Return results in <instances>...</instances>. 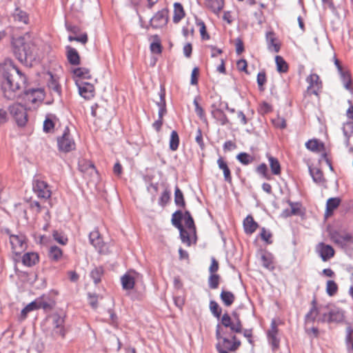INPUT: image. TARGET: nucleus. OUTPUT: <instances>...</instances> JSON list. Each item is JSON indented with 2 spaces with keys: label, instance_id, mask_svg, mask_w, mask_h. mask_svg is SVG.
I'll list each match as a JSON object with an SVG mask.
<instances>
[{
  "label": "nucleus",
  "instance_id": "21",
  "mask_svg": "<svg viewBox=\"0 0 353 353\" xmlns=\"http://www.w3.org/2000/svg\"><path fill=\"white\" fill-rule=\"evenodd\" d=\"M184 221L185 226L190 230L194 237V243L196 242V229L194 221L190 211L185 210L184 212Z\"/></svg>",
  "mask_w": 353,
  "mask_h": 353
},
{
  "label": "nucleus",
  "instance_id": "54",
  "mask_svg": "<svg viewBox=\"0 0 353 353\" xmlns=\"http://www.w3.org/2000/svg\"><path fill=\"white\" fill-rule=\"evenodd\" d=\"M339 288L336 283L333 280H329L326 283V293L330 296H334L338 292Z\"/></svg>",
  "mask_w": 353,
  "mask_h": 353
},
{
  "label": "nucleus",
  "instance_id": "20",
  "mask_svg": "<svg viewBox=\"0 0 353 353\" xmlns=\"http://www.w3.org/2000/svg\"><path fill=\"white\" fill-rule=\"evenodd\" d=\"M211 115L216 122L221 125H227L230 123L226 114L220 108L211 110Z\"/></svg>",
  "mask_w": 353,
  "mask_h": 353
},
{
  "label": "nucleus",
  "instance_id": "31",
  "mask_svg": "<svg viewBox=\"0 0 353 353\" xmlns=\"http://www.w3.org/2000/svg\"><path fill=\"white\" fill-rule=\"evenodd\" d=\"M220 299L226 307H229L234 302L235 296L230 291L222 290L220 294Z\"/></svg>",
  "mask_w": 353,
  "mask_h": 353
},
{
  "label": "nucleus",
  "instance_id": "46",
  "mask_svg": "<svg viewBox=\"0 0 353 353\" xmlns=\"http://www.w3.org/2000/svg\"><path fill=\"white\" fill-rule=\"evenodd\" d=\"M76 77L80 79H90L91 78L90 70L86 68H77L72 71Z\"/></svg>",
  "mask_w": 353,
  "mask_h": 353
},
{
  "label": "nucleus",
  "instance_id": "62",
  "mask_svg": "<svg viewBox=\"0 0 353 353\" xmlns=\"http://www.w3.org/2000/svg\"><path fill=\"white\" fill-rule=\"evenodd\" d=\"M256 172L261 174L265 179L268 180L271 179L270 175L268 174V166L265 163H263L256 168Z\"/></svg>",
  "mask_w": 353,
  "mask_h": 353
},
{
  "label": "nucleus",
  "instance_id": "51",
  "mask_svg": "<svg viewBox=\"0 0 353 353\" xmlns=\"http://www.w3.org/2000/svg\"><path fill=\"white\" fill-rule=\"evenodd\" d=\"M343 82V84L345 89L350 90L352 84V79L350 74L348 71H345L343 70L341 72H339Z\"/></svg>",
  "mask_w": 353,
  "mask_h": 353
},
{
  "label": "nucleus",
  "instance_id": "6",
  "mask_svg": "<svg viewBox=\"0 0 353 353\" xmlns=\"http://www.w3.org/2000/svg\"><path fill=\"white\" fill-rule=\"evenodd\" d=\"M40 308H42L44 310H51L52 309V306L48 302L45 301L43 298L41 296L28 303L21 310V316L23 319H26L29 312Z\"/></svg>",
  "mask_w": 353,
  "mask_h": 353
},
{
  "label": "nucleus",
  "instance_id": "16",
  "mask_svg": "<svg viewBox=\"0 0 353 353\" xmlns=\"http://www.w3.org/2000/svg\"><path fill=\"white\" fill-rule=\"evenodd\" d=\"M307 82L309 83L307 91L314 95L318 94V92L321 87V81L319 76L316 74H312L307 78Z\"/></svg>",
  "mask_w": 353,
  "mask_h": 353
},
{
  "label": "nucleus",
  "instance_id": "13",
  "mask_svg": "<svg viewBox=\"0 0 353 353\" xmlns=\"http://www.w3.org/2000/svg\"><path fill=\"white\" fill-rule=\"evenodd\" d=\"M221 324H216L215 330V336L216 340L219 341L220 344L223 347V349L227 350V347L231 345L232 341L229 339L228 336V329L221 326Z\"/></svg>",
  "mask_w": 353,
  "mask_h": 353
},
{
  "label": "nucleus",
  "instance_id": "56",
  "mask_svg": "<svg viewBox=\"0 0 353 353\" xmlns=\"http://www.w3.org/2000/svg\"><path fill=\"white\" fill-rule=\"evenodd\" d=\"M267 81L266 74L265 71L259 72L257 74L256 82L258 84L259 90L260 91H264V85Z\"/></svg>",
  "mask_w": 353,
  "mask_h": 353
},
{
  "label": "nucleus",
  "instance_id": "37",
  "mask_svg": "<svg viewBox=\"0 0 353 353\" xmlns=\"http://www.w3.org/2000/svg\"><path fill=\"white\" fill-rule=\"evenodd\" d=\"M234 334H235V332H231V331L229 332L228 331V336H229V339L232 341L231 345L227 347V350L230 352H236L241 345V341Z\"/></svg>",
  "mask_w": 353,
  "mask_h": 353
},
{
  "label": "nucleus",
  "instance_id": "11",
  "mask_svg": "<svg viewBox=\"0 0 353 353\" xmlns=\"http://www.w3.org/2000/svg\"><path fill=\"white\" fill-rule=\"evenodd\" d=\"M316 299L314 296L313 300L311 302L312 307L310 311L305 316V323H314L319 314L321 312L322 310L329 309L328 305L317 307L316 305Z\"/></svg>",
  "mask_w": 353,
  "mask_h": 353
},
{
  "label": "nucleus",
  "instance_id": "59",
  "mask_svg": "<svg viewBox=\"0 0 353 353\" xmlns=\"http://www.w3.org/2000/svg\"><path fill=\"white\" fill-rule=\"evenodd\" d=\"M220 276L217 274H210L208 279V285L211 289H216L219 287Z\"/></svg>",
  "mask_w": 353,
  "mask_h": 353
},
{
  "label": "nucleus",
  "instance_id": "34",
  "mask_svg": "<svg viewBox=\"0 0 353 353\" xmlns=\"http://www.w3.org/2000/svg\"><path fill=\"white\" fill-rule=\"evenodd\" d=\"M271 172L274 175H279L281 172V164L279 160L270 154H267Z\"/></svg>",
  "mask_w": 353,
  "mask_h": 353
},
{
  "label": "nucleus",
  "instance_id": "43",
  "mask_svg": "<svg viewBox=\"0 0 353 353\" xmlns=\"http://www.w3.org/2000/svg\"><path fill=\"white\" fill-rule=\"evenodd\" d=\"M236 159L243 165H248L250 163H252L254 158L251 156L250 154L242 152L238 154L236 157Z\"/></svg>",
  "mask_w": 353,
  "mask_h": 353
},
{
  "label": "nucleus",
  "instance_id": "29",
  "mask_svg": "<svg viewBox=\"0 0 353 353\" xmlns=\"http://www.w3.org/2000/svg\"><path fill=\"white\" fill-rule=\"evenodd\" d=\"M121 285L123 290H132L135 285V279L130 273H125L121 278Z\"/></svg>",
  "mask_w": 353,
  "mask_h": 353
},
{
  "label": "nucleus",
  "instance_id": "15",
  "mask_svg": "<svg viewBox=\"0 0 353 353\" xmlns=\"http://www.w3.org/2000/svg\"><path fill=\"white\" fill-rule=\"evenodd\" d=\"M331 239L341 246L353 243V236L350 233L341 234L339 232H334L331 234Z\"/></svg>",
  "mask_w": 353,
  "mask_h": 353
},
{
  "label": "nucleus",
  "instance_id": "4",
  "mask_svg": "<svg viewBox=\"0 0 353 353\" xmlns=\"http://www.w3.org/2000/svg\"><path fill=\"white\" fill-rule=\"evenodd\" d=\"M10 114L19 127H25L28 122V113L26 108L21 103H14L8 107Z\"/></svg>",
  "mask_w": 353,
  "mask_h": 353
},
{
  "label": "nucleus",
  "instance_id": "33",
  "mask_svg": "<svg viewBox=\"0 0 353 353\" xmlns=\"http://www.w3.org/2000/svg\"><path fill=\"white\" fill-rule=\"evenodd\" d=\"M183 219H184V212L181 210H177L172 215L171 223L176 228L180 229L183 226L182 224Z\"/></svg>",
  "mask_w": 353,
  "mask_h": 353
},
{
  "label": "nucleus",
  "instance_id": "44",
  "mask_svg": "<svg viewBox=\"0 0 353 353\" xmlns=\"http://www.w3.org/2000/svg\"><path fill=\"white\" fill-rule=\"evenodd\" d=\"M209 307L210 310L213 314V316L216 317L218 320L221 321L222 308L219 306V305L215 301L211 300L210 301Z\"/></svg>",
  "mask_w": 353,
  "mask_h": 353
},
{
  "label": "nucleus",
  "instance_id": "36",
  "mask_svg": "<svg viewBox=\"0 0 353 353\" xmlns=\"http://www.w3.org/2000/svg\"><path fill=\"white\" fill-rule=\"evenodd\" d=\"M305 147L312 152H319L324 149V144L317 139H310L305 143Z\"/></svg>",
  "mask_w": 353,
  "mask_h": 353
},
{
  "label": "nucleus",
  "instance_id": "48",
  "mask_svg": "<svg viewBox=\"0 0 353 353\" xmlns=\"http://www.w3.org/2000/svg\"><path fill=\"white\" fill-rule=\"evenodd\" d=\"M195 23L196 26H198L200 28V34L202 39L203 40H208L210 39V37L209 34L207 32L206 26L205 23L200 19H199L196 16H195Z\"/></svg>",
  "mask_w": 353,
  "mask_h": 353
},
{
  "label": "nucleus",
  "instance_id": "38",
  "mask_svg": "<svg viewBox=\"0 0 353 353\" xmlns=\"http://www.w3.org/2000/svg\"><path fill=\"white\" fill-rule=\"evenodd\" d=\"M179 136L176 130H172L169 141V148L172 151L177 150L179 145Z\"/></svg>",
  "mask_w": 353,
  "mask_h": 353
},
{
  "label": "nucleus",
  "instance_id": "22",
  "mask_svg": "<svg viewBox=\"0 0 353 353\" xmlns=\"http://www.w3.org/2000/svg\"><path fill=\"white\" fill-rule=\"evenodd\" d=\"M39 256L36 252H27L22 256V263L27 267H32L39 263Z\"/></svg>",
  "mask_w": 353,
  "mask_h": 353
},
{
  "label": "nucleus",
  "instance_id": "63",
  "mask_svg": "<svg viewBox=\"0 0 353 353\" xmlns=\"http://www.w3.org/2000/svg\"><path fill=\"white\" fill-rule=\"evenodd\" d=\"M54 128V121L51 119L46 117L43 121V131L46 133H49L52 131Z\"/></svg>",
  "mask_w": 353,
  "mask_h": 353
},
{
  "label": "nucleus",
  "instance_id": "23",
  "mask_svg": "<svg viewBox=\"0 0 353 353\" xmlns=\"http://www.w3.org/2000/svg\"><path fill=\"white\" fill-rule=\"evenodd\" d=\"M261 261L265 268L271 271L274 270V256L272 253L268 251L263 252L261 256Z\"/></svg>",
  "mask_w": 353,
  "mask_h": 353
},
{
  "label": "nucleus",
  "instance_id": "50",
  "mask_svg": "<svg viewBox=\"0 0 353 353\" xmlns=\"http://www.w3.org/2000/svg\"><path fill=\"white\" fill-rule=\"evenodd\" d=\"M278 335H267L268 341L272 352H276L280 347V339Z\"/></svg>",
  "mask_w": 353,
  "mask_h": 353
},
{
  "label": "nucleus",
  "instance_id": "57",
  "mask_svg": "<svg viewBox=\"0 0 353 353\" xmlns=\"http://www.w3.org/2000/svg\"><path fill=\"white\" fill-rule=\"evenodd\" d=\"M287 203L290 206L291 209V213H292L293 215H301L302 212L301 210V203L299 202H293L290 200H288Z\"/></svg>",
  "mask_w": 353,
  "mask_h": 353
},
{
  "label": "nucleus",
  "instance_id": "39",
  "mask_svg": "<svg viewBox=\"0 0 353 353\" xmlns=\"http://www.w3.org/2000/svg\"><path fill=\"white\" fill-rule=\"evenodd\" d=\"M79 170L81 172H86L90 170H91L92 172H95L96 173L98 172L94 165L91 161L85 159L79 162Z\"/></svg>",
  "mask_w": 353,
  "mask_h": 353
},
{
  "label": "nucleus",
  "instance_id": "17",
  "mask_svg": "<svg viewBox=\"0 0 353 353\" xmlns=\"http://www.w3.org/2000/svg\"><path fill=\"white\" fill-rule=\"evenodd\" d=\"M89 241L99 252L101 253L103 252L105 244L98 230H95L90 233Z\"/></svg>",
  "mask_w": 353,
  "mask_h": 353
},
{
  "label": "nucleus",
  "instance_id": "42",
  "mask_svg": "<svg viewBox=\"0 0 353 353\" xmlns=\"http://www.w3.org/2000/svg\"><path fill=\"white\" fill-rule=\"evenodd\" d=\"M341 199L338 197L330 198L326 203V213H332L340 205Z\"/></svg>",
  "mask_w": 353,
  "mask_h": 353
},
{
  "label": "nucleus",
  "instance_id": "64",
  "mask_svg": "<svg viewBox=\"0 0 353 353\" xmlns=\"http://www.w3.org/2000/svg\"><path fill=\"white\" fill-rule=\"evenodd\" d=\"M54 239L61 245H65L68 243V238L58 231L54 230L52 233Z\"/></svg>",
  "mask_w": 353,
  "mask_h": 353
},
{
  "label": "nucleus",
  "instance_id": "45",
  "mask_svg": "<svg viewBox=\"0 0 353 353\" xmlns=\"http://www.w3.org/2000/svg\"><path fill=\"white\" fill-rule=\"evenodd\" d=\"M154 41L150 44V48L152 52L155 54H161L162 52V46L158 34L152 37Z\"/></svg>",
  "mask_w": 353,
  "mask_h": 353
},
{
  "label": "nucleus",
  "instance_id": "24",
  "mask_svg": "<svg viewBox=\"0 0 353 353\" xmlns=\"http://www.w3.org/2000/svg\"><path fill=\"white\" fill-rule=\"evenodd\" d=\"M258 227V223L254 220L252 215H248L243 221L244 230L248 234L254 233Z\"/></svg>",
  "mask_w": 353,
  "mask_h": 353
},
{
  "label": "nucleus",
  "instance_id": "25",
  "mask_svg": "<svg viewBox=\"0 0 353 353\" xmlns=\"http://www.w3.org/2000/svg\"><path fill=\"white\" fill-rule=\"evenodd\" d=\"M217 165L220 170L223 171L224 180L228 183H232L231 171L226 161L222 157H219L217 160Z\"/></svg>",
  "mask_w": 353,
  "mask_h": 353
},
{
  "label": "nucleus",
  "instance_id": "10",
  "mask_svg": "<svg viewBox=\"0 0 353 353\" xmlns=\"http://www.w3.org/2000/svg\"><path fill=\"white\" fill-rule=\"evenodd\" d=\"M33 190L38 197L48 199L51 196V192L48 188V185L43 181L37 180L33 183Z\"/></svg>",
  "mask_w": 353,
  "mask_h": 353
},
{
  "label": "nucleus",
  "instance_id": "55",
  "mask_svg": "<svg viewBox=\"0 0 353 353\" xmlns=\"http://www.w3.org/2000/svg\"><path fill=\"white\" fill-rule=\"evenodd\" d=\"M208 6L214 12L220 11L223 8V0H206Z\"/></svg>",
  "mask_w": 353,
  "mask_h": 353
},
{
  "label": "nucleus",
  "instance_id": "19",
  "mask_svg": "<svg viewBox=\"0 0 353 353\" xmlns=\"http://www.w3.org/2000/svg\"><path fill=\"white\" fill-rule=\"evenodd\" d=\"M65 50L68 63L72 65H79L81 63V58L78 51L70 46H67Z\"/></svg>",
  "mask_w": 353,
  "mask_h": 353
},
{
  "label": "nucleus",
  "instance_id": "8",
  "mask_svg": "<svg viewBox=\"0 0 353 353\" xmlns=\"http://www.w3.org/2000/svg\"><path fill=\"white\" fill-rule=\"evenodd\" d=\"M24 99L32 103L42 101L45 98V91L42 88H25L23 90Z\"/></svg>",
  "mask_w": 353,
  "mask_h": 353
},
{
  "label": "nucleus",
  "instance_id": "30",
  "mask_svg": "<svg viewBox=\"0 0 353 353\" xmlns=\"http://www.w3.org/2000/svg\"><path fill=\"white\" fill-rule=\"evenodd\" d=\"M274 33L273 32H268L266 34V40L268 43V48L270 51L279 52L281 46L280 44L275 43Z\"/></svg>",
  "mask_w": 353,
  "mask_h": 353
},
{
  "label": "nucleus",
  "instance_id": "60",
  "mask_svg": "<svg viewBox=\"0 0 353 353\" xmlns=\"http://www.w3.org/2000/svg\"><path fill=\"white\" fill-rule=\"evenodd\" d=\"M273 110L272 106L268 103L263 101L259 107L258 112L260 114L265 115Z\"/></svg>",
  "mask_w": 353,
  "mask_h": 353
},
{
  "label": "nucleus",
  "instance_id": "18",
  "mask_svg": "<svg viewBox=\"0 0 353 353\" xmlns=\"http://www.w3.org/2000/svg\"><path fill=\"white\" fill-rule=\"evenodd\" d=\"M3 70H8L10 72L12 76L18 77L23 81L26 82V76L22 73V72L14 64L13 61L11 60L7 61L3 65L1 66Z\"/></svg>",
  "mask_w": 353,
  "mask_h": 353
},
{
  "label": "nucleus",
  "instance_id": "32",
  "mask_svg": "<svg viewBox=\"0 0 353 353\" xmlns=\"http://www.w3.org/2000/svg\"><path fill=\"white\" fill-rule=\"evenodd\" d=\"M49 259L54 262L59 261L63 256L62 250L57 245H52L48 251Z\"/></svg>",
  "mask_w": 353,
  "mask_h": 353
},
{
  "label": "nucleus",
  "instance_id": "28",
  "mask_svg": "<svg viewBox=\"0 0 353 353\" xmlns=\"http://www.w3.org/2000/svg\"><path fill=\"white\" fill-rule=\"evenodd\" d=\"M172 21L174 23H178L179 21L184 18L185 12L183 5L181 3L175 2L174 3V12H173Z\"/></svg>",
  "mask_w": 353,
  "mask_h": 353
},
{
  "label": "nucleus",
  "instance_id": "58",
  "mask_svg": "<svg viewBox=\"0 0 353 353\" xmlns=\"http://www.w3.org/2000/svg\"><path fill=\"white\" fill-rule=\"evenodd\" d=\"M178 230H179V236L182 243H185L188 246H190L191 240L190 234L184 229L183 226Z\"/></svg>",
  "mask_w": 353,
  "mask_h": 353
},
{
  "label": "nucleus",
  "instance_id": "41",
  "mask_svg": "<svg viewBox=\"0 0 353 353\" xmlns=\"http://www.w3.org/2000/svg\"><path fill=\"white\" fill-rule=\"evenodd\" d=\"M275 62L276 65V70L280 73L287 72L288 70V64L285 59L281 56H276Z\"/></svg>",
  "mask_w": 353,
  "mask_h": 353
},
{
  "label": "nucleus",
  "instance_id": "40",
  "mask_svg": "<svg viewBox=\"0 0 353 353\" xmlns=\"http://www.w3.org/2000/svg\"><path fill=\"white\" fill-rule=\"evenodd\" d=\"M104 270L101 266L96 267L90 272V277L95 284H98L101 281V277L103 275Z\"/></svg>",
  "mask_w": 353,
  "mask_h": 353
},
{
  "label": "nucleus",
  "instance_id": "3",
  "mask_svg": "<svg viewBox=\"0 0 353 353\" xmlns=\"http://www.w3.org/2000/svg\"><path fill=\"white\" fill-rule=\"evenodd\" d=\"M217 324H221L225 329H230L231 332L240 334L243 331V324L240 319L239 314L234 311L230 316L227 312H225Z\"/></svg>",
  "mask_w": 353,
  "mask_h": 353
},
{
  "label": "nucleus",
  "instance_id": "52",
  "mask_svg": "<svg viewBox=\"0 0 353 353\" xmlns=\"http://www.w3.org/2000/svg\"><path fill=\"white\" fill-rule=\"evenodd\" d=\"M193 104L194 105V111L196 114V115L200 118V119L204 122L208 123L207 117L205 114L204 110L203 108L199 105V103L197 101L196 98L194 99Z\"/></svg>",
  "mask_w": 353,
  "mask_h": 353
},
{
  "label": "nucleus",
  "instance_id": "49",
  "mask_svg": "<svg viewBox=\"0 0 353 353\" xmlns=\"http://www.w3.org/2000/svg\"><path fill=\"white\" fill-rule=\"evenodd\" d=\"M345 345L348 351H353V328L351 326L346 327Z\"/></svg>",
  "mask_w": 353,
  "mask_h": 353
},
{
  "label": "nucleus",
  "instance_id": "26",
  "mask_svg": "<svg viewBox=\"0 0 353 353\" xmlns=\"http://www.w3.org/2000/svg\"><path fill=\"white\" fill-rule=\"evenodd\" d=\"M309 172L312 178L313 181L319 185H323L325 179L323 172L319 168H312L309 167Z\"/></svg>",
  "mask_w": 353,
  "mask_h": 353
},
{
  "label": "nucleus",
  "instance_id": "9",
  "mask_svg": "<svg viewBox=\"0 0 353 353\" xmlns=\"http://www.w3.org/2000/svg\"><path fill=\"white\" fill-rule=\"evenodd\" d=\"M10 243L11 244L12 250L16 255L21 254V253L23 252L27 247L26 236L22 234H10Z\"/></svg>",
  "mask_w": 353,
  "mask_h": 353
},
{
  "label": "nucleus",
  "instance_id": "7",
  "mask_svg": "<svg viewBox=\"0 0 353 353\" xmlns=\"http://www.w3.org/2000/svg\"><path fill=\"white\" fill-rule=\"evenodd\" d=\"M169 10L168 8H163L157 12L150 19V26L153 29H159L165 26L169 19Z\"/></svg>",
  "mask_w": 353,
  "mask_h": 353
},
{
  "label": "nucleus",
  "instance_id": "53",
  "mask_svg": "<svg viewBox=\"0 0 353 353\" xmlns=\"http://www.w3.org/2000/svg\"><path fill=\"white\" fill-rule=\"evenodd\" d=\"M171 192L168 188H166L162 192L161 196L159 199L158 203L161 207L165 206L170 200Z\"/></svg>",
  "mask_w": 353,
  "mask_h": 353
},
{
  "label": "nucleus",
  "instance_id": "35",
  "mask_svg": "<svg viewBox=\"0 0 353 353\" xmlns=\"http://www.w3.org/2000/svg\"><path fill=\"white\" fill-rule=\"evenodd\" d=\"M174 203L179 208L183 209L185 208V201L183 193L177 185H176L174 190Z\"/></svg>",
  "mask_w": 353,
  "mask_h": 353
},
{
  "label": "nucleus",
  "instance_id": "1",
  "mask_svg": "<svg viewBox=\"0 0 353 353\" xmlns=\"http://www.w3.org/2000/svg\"><path fill=\"white\" fill-rule=\"evenodd\" d=\"M15 57L23 64L32 66L37 59V48L31 40L24 37L13 38L11 42Z\"/></svg>",
  "mask_w": 353,
  "mask_h": 353
},
{
  "label": "nucleus",
  "instance_id": "61",
  "mask_svg": "<svg viewBox=\"0 0 353 353\" xmlns=\"http://www.w3.org/2000/svg\"><path fill=\"white\" fill-rule=\"evenodd\" d=\"M17 12L16 13L14 16V19L16 21L22 22L25 24H27L28 23L29 17L28 14L22 10H17Z\"/></svg>",
  "mask_w": 353,
  "mask_h": 353
},
{
  "label": "nucleus",
  "instance_id": "5",
  "mask_svg": "<svg viewBox=\"0 0 353 353\" xmlns=\"http://www.w3.org/2000/svg\"><path fill=\"white\" fill-rule=\"evenodd\" d=\"M57 145L59 151L65 153L75 150L76 144L68 126L65 128L63 134L57 138Z\"/></svg>",
  "mask_w": 353,
  "mask_h": 353
},
{
  "label": "nucleus",
  "instance_id": "47",
  "mask_svg": "<svg viewBox=\"0 0 353 353\" xmlns=\"http://www.w3.org/2000/svg\"><path fill=\"white\" fill-rule=\"evenodd\" d=\"M48 88L52 92L56 93L58 97H61V87L57 80L54 79L52 74H50V80L48 82Z\"/></svg>",
  "mask_w": 353,
  "mask_h": 353
},
{
  "label": "nucleus",
  "instance_id": "12",
  "mask_svg": "<svg viewBox=\"0 0 353 353\" xmlns=\"http://www.w3.org/2000/svg\"><path fill=\"white\" fill-rule=\"evenodd\" d=\"M76 85L79 89V94L85 99H90L94 97V85L88 82L76 81Z\"/></svg>",
  "mask_w": 353,
  "mask_h": 353
},
{
  "label": "nucleus",
  "instance_id": "2",
  "mask_svg": "<svg viewBox=\"0 0 353 353\" xmlns=\"http://www.w3.org/2000/svg\"><path fill=\"white\" fill-rule=\"evenodd\" d=\"M0 70L2 77L1 89L4 97L9 100L13 99L15 97V92L20 88V84L16 80V77L12 76L8 70H5L1 67Z\"/></svg>",
  "mask_w": 353,
  "mask_h": 353
},
{
  "label": "nucleus",
  "instance_id": "14",
  "mask_svg": "<svg viewBox=\"0 0 353 353\" xmlns=\"http://www.w3.org/2000/svg\"><path fill=\"white\" fill-rule=\"evenodd\" d=\"M316 250L323 261L330 260L334 256L335 253L334 248L330 245H327L323 242L318 244Z\"/></svg>",
  "mask_w": 353,
  "mask_h": 353
},
{
  "label": "nucleus",
  "instance_id": "27",
  "mask_svg": "<svg viewBox=\"0 0 353 353\" xmlns=\"http://www.w3.org/2000/svg\"><path fill=\"white\" fill-rule=\"evenodd\" d=\"M329 316L328 323H341L343 321L344 314L342 310L338 308H332L327 311Z\"/></svg>",
  "mask_w": 353,
  "mask_h": 353
}]
</instances>
